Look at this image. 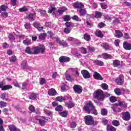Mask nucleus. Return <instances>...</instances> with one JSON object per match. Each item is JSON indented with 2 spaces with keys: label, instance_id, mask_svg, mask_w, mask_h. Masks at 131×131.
Here are the masks:
<instances>
[{
  "label": "nucleus",
  "instance_id": "obj_1",
  "mask_svg": "<svg viewBox=\"0 0 131 131\" xmlns=\"http://www.w3.org/2000/svg\"><path fill=\"white\" fill-rule=\"evenodd\" d=\"M73 6L75 9H80L79 10L80 16H85L86 15V10L82 9V8H83V5L82 4L75 3L73 4Z\"/></svg>",
  "mask_w": 131,
  "mask_h": 131
},
{
  "label": "nucleus",
  "instance_id": "obj_2",
  "mask_svg": "<svg viewBox=\"0 0 131 131\" xmlns=\"http://www.w3.org/2000/svg\"><path fill=\"white\" fill-rule=\"evenodd\" d=\"M46 51V47L42 45L41 47H34L32 48V51L34 52L32 54L37 55V54H43Z\"/></svg>",
  "mask_w": 131,
  "mask_h": 131
},
{
  "label": "nucleus",
  "instance_id": "obj_3",
  "mask_svg": "<svg viewBox=\"0 0 131 131\" xmlns=\"http://www.w3.org/2000/svg\"><path fill=\"white\" fill-rule=\"evenodd\" d=\"M104 93L101 90H98L94 93V99H97L99 101H104Z\"/></svg>",
  "mask_w": 131,
  "mask_h": 131
},
{
  "label": "nucleus",
  "instance_id": "obj_4",
  "mask_svg": "<svg viewBox=\"0 0 131 131\" xmlns=\"http://www.w3.org/2000/svg\"><path fill=\"white\" fill-rule=\"evenodd\" d=\"M95 106L93 105V103L92 102H89L86 103L84 106V109L86 112V113H91L92 112V110H94V107Z\"/></svg>",
  "mask_w": 131,
  "mask_h": 131
},
{
  "label": "nucleus",
  "instance_id": "obj_5",
  "mask_svg": "<svg viewBox=\"0 0 131 131\" xmlns=\"http://www.w3.org/2000/svg\"><path fill=\"white\" fill-rule=\"evenodd\" d=\"M84 119H85V123L86 125H93L94 124V118L92 116H85Z\"/></svg>",
  "mask_w": 131,
  "mask_h": 131
},
{
  "label": "nucleus",
  "instance_id": "obj_6",
  "mask_svg": "<svg viewBox=\"0 0 131 131\" xmlns=\"http://www.w3.org/2000/svg\"><path fill=\"white\" fill-rule=\"evenodd\" d=\"M36 120L38 121L39 124H40L41 126H44V125H46V122H47V121H46L45 117L38 116L36 118Z\"/></svg>",
  "mask_w": 131,
  "mask_h": 131
},
{
  "label": "nucleus",
  "instance_id": "obj_7",
  "mask_svg": "<svg viewBox=\"0 0 131 131\" xmlns=\"http://www.w3.org/2000/svg\"><path fill=\"white\" fill-rule=\"evenodd\" d=\"M52 38H54V39H55L57 41V43H59V45L60 46H62V47H68V43L65 42L64 40H61L60 39V38L58 37H53Z\"/></svg>",
  "mask_w": 131,
  "mask_h": 131
},
{
  "label": "nucleus",
  "instance_id": "obj_8",
  "mask_svg": "<svg viewBox=\"0 0 131 131\" xmlns=\"http://www.w3.org/2000/svg\"><path fill=\"white\" fill-rule=\"evenodd\" d=\"M52 38H54V39H55L57 41V43H59V45L60 46H62V47H68V43L65 42L64 40H61L60 39V38L58 37H53Z\"/></svg>",
  "mask_w": 131,
  "mask_h": 131
},
{
  "label": "nucleus",
  "instance_id": "obj_9",
  "mask_svg": "<svg viewBox=\"0 0 131 131\" xmlns=\"http://www.w3.org/2000/svg\"><path fill=\"white\" fill-rule=\"evenodd\" d=\"M112 109L114 113H117L118 112H121L122 108L119 107V105L117 104H112Z\"/></svg>",
  "mask_w": 131,
  "mask_h": 131
},
{
  "label": "nucleus",
  "instance_id": "obj_10",
  "mask_svg": "<svg viewBox=\"0 0 131 131\" xmlns=\"http://www.w3.org/2000/svg\"><path fill=\"white\" fill-rule=\"evenodd\" d=\"M122 119L125 121H128L130 120V114L128 112L121 113Z\"/></svg>",
  "mask_w": 131,
  "mask_h": 131
},
{
  "label": "nucleus",
  "instance_id": "obj_11",
  "mask_svg": "<svg viewBox=\"0 0 131 131\" xmlns=\"http://www.w3.org/2000/svg\"><path fill=\"white\" fill-rule=\"evenodd\" d=\"M73 89L74 90V92L76 93V94H81L82 93V89L81 86L79 85L75 84Z\"/></svg>",
  "mask_w": 131,
  "mask_h": 131
},
{
  "label": "nucleus",
  "instance_id": "obj_12",
  "mask_svg": "<svg viewBox=\"0 0 131 131\" xmlns=\"http://www.w3.org/2000/svg\"><path fill=\"white\" fill-rule=\"evenodd\" d=\"M81 73L85 79H88V78H91V74L86 70H83L81 71Z\"/></svg>",
  "mask_w": 131,
  "mask_h": 131
},
{
  "label": "nucleus",
  "instance_id": "obj_13",
  "mask_svg": "<svg viewBox=\"0 0 131 131\" xmlns=\"http://www.w3.org/2000/svg\"><path fill=\"white\" fill-rule=\"evenodd\" d=\"M70 58L69 57L63 56H61L59 58V61L60 63H67L70 62Z\"/></svg>",
  "mask_w": 131,
  "mask_h": 131
},
{
  "label": "nucleus",
  "instance_id": "obj_14",
  "mask_svg": "<svg viewBox=\"0 0 131 131\" xmlns=\"http://www.w3.org/2000/svg\"><path fill=\"white\" fill-rule=\"evenodd\" d=\"M65 11H67V8L65 7L60 8L57 10V13H58V14L57 13H55V16H61L63 15V13H64Z\"/></svg>",
  "mask_w": 131,
  "mask_h": 131
},
{
  "label": "nucleus",
  "instance_id": "obj_15",
  "mask_svg": "<svg viewBox=\"0 0 131 131\" xmlns=\"http://www.w3.org/2000/svg\"><path fill=\"white\" fill-rule=\"evenodd\" d=\"M55 11H57V8L55 7V5L52 4H50V8L48 10V13L49 14H52V13H53V15H55V14L56 13V12H55Z\"/></svg>",
  "mask_w": 131,
  "mask_h": 131
},
{
  "label": "nucleus",
  "instance_id": "obj_16",
  "mask_svg": "<svg viewBox=\"0 0 131 131\" xmlns=\"http://www.w3.org/2000/svg\"><path fill=\"white\" fill-rule=\"evenodd\" d=\"M35 18H36V13H30L28 14V15L27 16V18L31 22H32V21H34L35 20Z\"/></svg>",
  "mask_w": 131,
  "mask_h": 131
},
{
  "label": "nucleus",
  "instance_id": "obj_17",
  "mask_svg": "<svg viewBox=\"0 0 131 131\" xmlns=\"http://www.w3.org/2000/svg\"><path fill=\"white\" fill-rule=\"evenodd\" d=\"M123 76H119L116 79V82L118 85H122L123 84Z\"/></svg>",
  "mask_w": 131,
  "mask_h": 131
},
{
  "label": "nucleus",
  "instance_id": "obj_18",
  "mask_svg": "<svg viewBox=\"0 0 131 131\" xmlns=\"http://www.w3.org/2000/svg\"><path fill=\"white\" fill-rule=\"evenodd\" d=\"M65 105L66 107L68 108V109H72V108H73V107L75 106V104L72 102V100L66 102Z\"/></svg>",
  "mask_w": 131,
  "mask_h": 131
},
{
  "label": "nucleus",
  "instance_id": "obj_19",
  "mask_svg": "<svg viewBox=\"0 0 131 131\" xmlns=\"http://www.w3.org/2000/svg\"><path fill=\"white\" fill-rule=\"evenodd\" d=\"M93 77L95 79H97V80H103V77L97 72H94Z\"/></svg>",
  "mask_w": 131,
  "mask_h": 131
},
{
  "label": "nucleus",
  "instance_id": "obj_20",
  "mask_svg": "<svg viewBox=\"0 0 131 131\" xmlns=\"http://www.w3.org/2000/svg\"><path fill=\"white\" fill-rule=\"evenodd\" d=\"M123 47L124 50H126V51H130L131 50V44L127 42H124L123 43Z\"/></svg>",
  "mask_w": 131,
  "mask_h": 131
},
{
  "label": "nucleus",
  "instance_id": "obj_21",
  "mask_svg": "<svg viewBox=\"0 0 131 131\" xmlns=\"http://www.w3.org/2000/svg\"><path fill=\"white\" fill-rule=\"evenodd\" d=\"M68 40L70 41H74V42H76L78 46H80V45H81V42L79 40H77V39H75L72 37H69Z\"/></svg>",
  "mask_w": 131,
  "mask_h": 131
},
{
  "label": "nucleus",
  "instance_id": "obj_22",
  "mask_svg": "<svg viewBox=\"0 0 131 131\" xmlns=\"http://www.w3.org/2000/svg\"><path fill=\"white\" fill-rule=\"evenodd\" d=\"M100 47H102L103 49H104L105 51H108L110 50L109 45L106 42H102L100 44Z\"/></svg>",
  "mask_w": 131,
  "mask_h": 131
},
{
  "label": "nucleus",
  "instance_id": "obj_23",
  "mask_svg": "<svg viewBox=\"0 0 131 131\" xmlns=\"http://www.w3.org/2000/svg\"><path fill=\"white\" fill-rule=\"evenodd\" d=\"M48 95L49 96H56V95H57V91L54 89H50L49 91H48Z\"/></svg>",
  "mask_w": 131,
  "mask_h": 131
},
{
  "label": "nucleus",
  "instance_id": "obj_24",
  "mask_svg": "<svg viewBox=\"0 0 131 131\" xmlns=\"http://www.w3.org/2000/svg\"><path fill=\"white\" fill-rule=\"evenodd\" d=\"M10 89H13V86L10 84L3 85L2 91H8V90H10Z\"/></svg>",
  "mask_w": 131,
  "mask_h": 131
},
{
  "label": "nucleus",
  "instance_id": "obj_25",
  "mask_svg": "<svg viewBox=\"0 0 131 131\" xmlns=\"http://www.w3.org/2000/svg\"><path fill=\"white\" fill-rule=\"evenodd\" d=\"M37 94L35 93H31L29 96V100H36Z\"/></svg>",
  "mask_w": 131,
  "mask_h": 131
},
{
  "label": "nucleus",
  "instance_id": "obj_26",
  "mask_svg": "<svg viewBox=\"0 0 131 131\" xmlns=\"http://www.w3.org/2000/svg\"><path fill=\"white\" fill-rule=\"evenodd\" d=\"M59 115H60V116H61V117L66 118V117H67V116L68 115V111H64L63 112H59Z\"/></svg>",
  "mask_w": 131,
  "mask_h": 131
},
{
  "label": "nucleus",
  "instance_id": "obj_27",
  "mask_svg": "<svg viewBox=\"0 0 131 131\" xmlns=\"http://www.w3.org/2000/svg\"><path fill=\"white\" fill-rule=\"evenodd\" d=\"M95 35L96 36H97V37H100V38H103V37H104V35L102 33V31L100 30L96 31Z\"/></svg>",
  "mask_w": 131,
  "mask_h": 131
},
{
  "label": "nucleus",
  "instance_id": "obj_28",
  "mask_svg": "<svg viewBox=\"0 0 131 131\" xmlns=\"http://www.w3.org/2000/svg\"><path fill=\"white\" fill-rule=\"evenodd\" d=\"M106 130L107 131H116V128L112 125L107 124L106 126Z\"/></svg>",
  "mask_w": 131,
  "mask_h": 131
},
{
  "label": "nucleus",
  "instance_id": "obj_29",
  "mask_svg": "<svg viewBox=\"0 0 131 131\" xmlns=\"http://www.w3.org/2000/svg\"><path fill=\"white\" fill-rule=\"evenodd\" d=\"M116 37H118V38H120V37H122L123 36V34L119 31V30H116Z\"/></svg>",
  "mask_w": 131,
  "mask_h": 131
},
{
  "label": "nucleus",
  "instance_id": "obj_30",
  "mask_svg": "<svg viewBox=\"0 0 131 131\" xmlns=\"http://www.w3.org/2000/svg\"><path fill=\"white\" fill-rule=\"evenodd\" d=\"M94 64L95 65H97V66H104V62L99 60H96L94 61Z\"/></svg>",
  "mask_w": 131,
  "mask_h": 131
},
{
  "label": "nucleus",
  "instance_id": "obj_31",
  "mask_svg": "<svg viewBox=\"0 0 131 131\" xmlns=\"http://www.w3.org/2000/svg\"><path fill=\"white\" fill-rule=\"evenodd\" d=\"M118 104L120 107L122 106V108H126L127 107V103L124 101H120Z\"/></svg>",
  "mask_w": 131,
  "mask_h": 131
},
{
  "label": "nucleus",
  "instance_id": "obj_32",
  "mask_svg": "<svg viewBox=\"0 0 131 131\" xmlns=\"http://www.w3.org/2000/svg\"><path fill=\"white\" fill-rule=\"evenodd\" d=\"M65 76L66 79H67V80H68V81L72 82L74 80V79H73V78L71 77V76L69 74H65Z\"/></svg>",
  "mask_w": 131,
  "mask_h": 131
},
{
  "label": "nucleus",
  "instance_id": "obj_33",
  "mask_svg": "<svg viewBox=\"0 0 131 131\" xmlns=\"http://www.w3.org/2000/svg\"><path fill=\"white\" fill-rule=\"evenodd\" d=\"M62 18L63 19V21H64V22H68V21H70V20L71 19V18L70 17V15L68 14L63 15Z\"/></svg>",
  "mask_w": 131,
  "mask_h": 131
},
{
  "label": "nucleus",
  "instance_id": "obj_34",
  "mask_svg": "<svg viewBox=\"0 0 131 131\" xmlns=\"http://www.w3.org/2000/svg\"><path fill=\"white\" fill-rule=\"evenodd\" d=\"M83 37L84 39L86 40V41H91V35H90L88 33H85L83 34Z\"/></svg>",
  "mask_w": 131,
  "mask_h": 131
},
{
  "label": "nucleus",
  "instance_id": "obj_35",
  "mask_svg": "<svg viewBox=\"0 0 131 131\" xmlns=\"http://www.w3.org/2000/svg\"><path fill=\"white\" fill-rule=\"evenodd\" d=\"M112 58V56L107 53H103V59H105V60H108L109 59H111Z\"/></svg>",
  "mask_w": 131,
  "mask_h": 131
},
{
  "label": "nucleus",
  "instance_id": "obj_36",
  "mask_svg": "<svg viewBox=\"0 0 131 131\" xmlns=\"http://www.w3.org/2000/svg\"><path fill=\"white\" fill-rule=\"evenodd\" d=\"M9 61L11 63H15L17 61V57L15 55H13L11 57H9Z\"/></svg>",
  "mask_w": 131,
  "mask_h": 131
},
{
  "label": "nucleus",
  "instance_id": "obj_37",
  "mask_svg": "<svg viewBox=\"0 0 131 131\" xmlns=\"http://www.w3.org/2000/svg\"><path fill=\"white\" fill-rule=\"evenodd\" d=\"M101 114L103 116H106L108 114V111L106 108H102L101 110Z\"/></svg>",
  "mask_w": 131,
  "mask_h": 131
},
{
  "label": "nucleus",
  "instance_id": "obj_38",
  "mask_svg": "<svg viewBox=\"0 0 131 131\" xmlns=\"http://www.w3.org/2000/svg\"><path fill=\"white\" fill-rule=\"evenodd\" d=\"M120 65V61L118 60H115L113 61L114 67H118Z\"/></svg>",
  "mask_w": 131,
  "mask_h": 131
},
{
  "label": "nucleus",
  "instance_id": "obj_39",
  "mask_svg": "<svg viewBox=\"0 0 131 131\" xmlns=\"http://www.w3.org/2000/svg\"><path fill=\"white\" fill-rule=\"evenodd\" d=\"M9 128L10 131H21V130L15 127L13 125H9Z\"/></svg>",
  "mask_w": 131,
  "mask_h": 131
},
{
  "label": "nucleus",
  "instance_id": "obj_40",
  "mask_svg": "<svg viewBox=\"0 0 131 131\" xmlns=\"http://www.w3.org/2000/svg\"><path fill=\"white\" fill-rule=\"evenodd\" d=\"M6 96H7V94L3 93L1 95L0 98H1V99L3 100V101H9V99L6 98Z\"/></svg>",
  "mask_w": 131,
  "mask_h": 131
},
{
  "label": "nucleus",
  "instance_id": "obj_41",
  "mask_svg": "<svg viewBox=\"0 0 131 131\" xmlns=\"http://www.w3.org/2000/svg\"><path fill=\"white\" fill-rule=\"evenodd\" d=\"M64 25L66 26V27L68 28H69L70 27H73L74 26V24L73 23H70L69 21H67L65 24Z\"/></svg>",
  "mask_w": 131,
  "mask_h": 131
},
{
  "label": "nucleus",
  "instance_id": "obj_42",
  "mask_svg": "<svg viewBox=\"0 0 131 131\" xmlns=\"http://www.w3.org/2000/svg\"><path fill=\"white\" fill-rule=\"evenodd\" d=\"M29 84H28V82H24L22 83V88L21 90L22 91H25V89L27 88V85H28Z\"/></svg>",
  "mask_w": 131,
  "mask_h": 131
},
{
  "label": "nucleus",
  "instance_id": "obj_43",
  "mask_svg": "<svg viewBox=\"0 0 131 131\" xmlns=\"http://www.w3.org/2000/svg\"><path fill=\"white\" fill-rule=\"evenodd\" d=\"M87 49H88V51L90 53H94V52H95V51H96V48H95V47H92V46L87 47Z\"/></svg>",
  "mask_w": 131,
  "mask_h": 131
},
{
  "label": "nucleus",
  "instance_id": "obj_44",
  "mask_svg": "<svg viewBox=\"0 0 131 131\" xmlns=\"http://www.w3.org/2000/svg\"><path fill=\"white\" fill-rule=\"evenodd\" d=\"M64 101H68V102L72 101V98L69 95L64 96Z\"/></svg>",
  "mask_w": 131,
  "mask_h": 131
},
{
  "label": "nucleus",
  "instance_id": "obj_45",
  "mask_svg": "<svg viewBox=\"0 0 131 131\" xmlns=\"http://www.w3.org/2000/svg\"><path fill=\"white\" fill-rule=\"evenodd\" d=\"M114 92L117 96H120L121 95V90L120 89H115Z\"/></svg>",
  "mask_w": 131,
  "mask_h": 131
},
{
  "label": "nucleus",
  "instance_id": "obj_46",
  "mask_svg": "<svg viewBox=\"0 0 131 131\" xmlns=\"http://www.w3.org/2000/svg\"><path fill=\"white\" fill-rule=\"evenodd\" d=\"M80 52L82 54H83L84 55L85 54H88V52L86 51V49H85L84 47H82L80 48Z\"/></svg>",
  "mask_w": 131,
  "mask_h": 131
},
{
  "label": "nucleus",
  "instance_id": "obj_47",
  "mask_svg": "<svg viewBox=\"0 0 131 131\" xmlns=\"http://www.w3.org/2000/svg\"><path fill=\"white\" fill-rule=\"evenodd\" d=\"M113 125H114V126H118V125H120V123H119V122L116 120H113L112 122Z\"/></svg>",
  "mask_w": 131,
  "mask_h": 131
},
{
  "label": "nucleus",
  "instance_id": "obj_48",
  "mask_svg": "<svg viewBox=\"0 0 131 131\" xmlns=\"http://www.w3.org/2000/svg\"><path fill=\"white\" fill-rule=\"evenodd\" d=\"M7 9H8V6L5 5H2L0 7V10H1V11H3L4 12H6V11H7Z\"/></svg>",
  "mask_w": 131,
  "mask_h": 131
},
{
  "label": "nucleus",
  "instance_id": "obj_49",
  "mask_svg": "<svg viewBox=\"0 0 131 131\" xmlns=\"http://www.w3.org/2000/svg\"><path fill=\"white\" fill-rule=\"evenodd\" d=\"M110 101L111 103H115L117 101V99L115 96H111L110 97Z\"/></svg>",
  "mask_w": 131,
  "mask_h": 131
},
{
  "label": "nucleus",
  "instance_id": "obj_50",
  "mask_svg": "<svg viewBox=\"0 0 131 131\" xmlns=\"http://www.w3.org/2000/svg\"><path fill=\"white\" fill-rule=\"evenodd\" d=\"M28 10V9H27V7H26V6H24L23 7L19 9V11L21 13H23V12H26Z\"/></svg>",
  "mask_w": 131,
  "mask_h": 131
},
{
  "label": "nucleus",
  "instance_id": "obj_51",
  "mask_svg": "<svg viewBox=\"0 0 131 131\" xmlns=\"http://www.w3.org/2000/svg\"><path fill=\"white\" fill-rule=\"evenodd\" d=\"M72 19L73 20H74L75 21H81V19H80L77 15H74L72 17Z\"/></svg>",
  "mask_w": 131,
  "mask_h": 131
},
{
  "label": "nucleus",
  "instance_id": "obj_52",
  "mask_svg": "<svg viewBox=\"0 0 131 131\" xmlns=\"http://www.w3.org/2000/svg\"><path fill=\"white\" fill-rule=\"evenodd\" d=\"M5 107H7V102H5V101H0V107L5 108Z\"/></svg>",
  "mask_w": 131,
  "mask_h": 131
},
{
  "label": "nucleus",
  "instance_id": "obj_53",
  "mask_svg": "<svg viewBox=\"0 0 131 131\" xmlns=\"http://www.w3.org/2000/svg\"><path fill=\"white\" fill-rule=\"evenodd\" d=\"M55 110L56 111H58V112H60L62 111V110H63V106H62V105H58L57 107L55 108Z\"/></svg>",
  "mask_w": 131,
  "mask_h": 131
},
{
  "label": "nucleus",
  "instance_id": "obj_54",
  "mask_svg": "<svg viewBox=\"0 0 131 131\" xmlns=\"http://www.w3.org/2000/svg\"><path fill=\"white\" fill-rule=\"evenodd\" d=\"M64 97H63L62 96H58L56 97V101H58V102H62L64 101Z\"/></svg>",
  "mask_w": 131,
  "mask_h": 131
},
{
  "label": "nucleus",
  "instance_id": "obj_55",
  "mask_svg": "<svg viewBox=\"0 0 131 131\" xmlns=\"http://www.w3.org/2000/svg\"><path fill=\"white\" fill-rule=\"evenodd\" d=\"M8 38L10 40V41H14L15 40V36H14L12 34H9Z\"/></svg>",
  "mask_w": 131,
  "mask_h": 131
},
{
  "label": "nucleus",
  "instance_id": "obj_56",
  "mask_svg": "<svg viewBox=\"0 0 131 131\" xmlns=\"http://www.w3.org/2000/svg\"><path fill=\"white\" fill-rule=\"evenodd\" d=\"M95 17L96 18H100V17H102V13L99 11H95Z\"/></svg>",
  "mask_w": 131,
  "mask_h": 131
},
{
  "label": "nucleus",
  "instance_id": "obj_57",
  "mask_svg": "<svg viewBox=\"0 0 131 131\" xmlns=\"http://www.w3.org/2000/svg\"><path fill=\"white\" fill-rule=\"evenodd\" d=\"M25 53H27V54H29L30 55L33 54V53L31 52V49H30V47H27L26 48V49L25 50Z\"/></svg>",
  "mask_w": 131,
  "mask_h": 131
},
{
  "label": "nucleus",
  "instance_id": "obj_58",
  "mask_svg": "<svg viewBox=\"0 0 131 131\" xmlns=\"http://www.w3.org/2000/svg\"><path fill=\"white\" fill-rule=\"evenodd\" d=\"M27 66V60H24L21 63V67L24 69H25L26 68V66Z\"/></svg>",
  "mask_w": 131,
  "mask_h": 131
},
{
  "label": "nucleus",
  "instance_id": "obj_59",
  "mask_svg": "<svg viewBox=\"0 0 131 131\" xmlns=\"http://www.w3.org/2000/svg\"><path fill=\"white\" fill-rule=\"evenodd\" d=\"M101 8L103 9V10H106L108 8V6L106 5L105 3H101L100 4Z\"/></svg>",
  "mask_w": 131,
  "mask_h": 131
},
{
  "label": "nucleus",
  "instance_id": "obj_60",
  "mask_svg": "<svg viewBox=\"0 0 131 131\" xmlns=\"http://www.w3.org/2000/svg\"><path fill=\"white\" fill-rule=\"evenodd\" d=\"M101 88L103 89V90H104L105 91L107 90L108 89V85L106 83H102L101 85Z\"/></svg>",
  "mask_w": 131,
  "mask_h": 131
},
{
  "label": "nucleus",
  "instance_id": "obj_61",
  "mask_svg": "<svg viewBox=\"0 0 131 131\" xmlns=\"http://www.w3.org/2000/svg\"><path fill=\"white\" fill-rule=\"evenodd\" d=\"M23 42L24 45H25L26 46H29V44L30 43V40L27 39L24 40Z\"/></svg>",
  "mask_w": 131,
  "mask_h": 131
},
{
  "label": "nucleus",
  "instance_id": "obj_62",
  "mask_svg": "<svg viewBox=\"0 0 131 131\" xmlns=\"http://www.w3.org/2000/svg\"><path fill=\"white\" fill-rule=\"evenodd\" d=\"M121 93L122 94H129V91L127 90H125L124 88H122L121 90Z\"/></svg>",
  "mask_w": 131,
  "mask_h": 131
},
{
  "label": "nucleus",
  "instance_id": "obj_63",
  "mask_svg": "<svg viewBox=\"0 0 131 131\" xmlns=\"http://www.w3.org/2000/svg\"><path fill=\"white\" fill-rule=\"evenodd\" d=\"M64 33H66V34H68V33H70V32L71 31V29L68 28H66L64 29Z\"/></svg>",
  "mask_w": 131,
  "mask_h": 131
},
{
  "label": "nucleus",
  "instance_id": "obj_64",
  "mask_svg": "<svg viewBox=\"0 0 131 131\" xmlns=\"http://www.w3.org/2000/svg\"><path fill=\"white\" fill-rule=\"evenodd\" d=\"M105 26H106V25L103 23H100L98 25V27H99V28H103V27H105Z\"/></svg>",
  "mask_w": 131,
  "mask_h": 131
}]
</instances>
